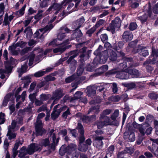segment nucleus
<instances>
[{
	"label": "nucleus",
	"instance_id": "f257e3e1",
	"mask_svg": "<svg viewBox=\"0 0 158 158\" xmlns=\"http://www.w3.org/2000/svg\"><path fill=\"white\" fill-rule=\"evenodd\" d=\"M124 60L125 61L120 65L122 66L123 70L118 73L116 77L122 79H127L129 78L130 74L133 75H136L138 73V71L135 69H129L130 67H134L136 66L133 64L132 59L125 58Z\"/></svg>",
	"mask_w": 158,
	"mask_h": 158
},
{
	"label": "nucleus",
	"instance_id": "f03ea898",
	"mask_svg": "<svg viewBox=\"0 0 158 158\" xmlns=\"http://www.w3.org/2000/svg\"><path fill=\"white\" fill-rule=\"evenodd\" d=\"M22 124L23 119L21 116L18 117L16 120L12 121L11 125L9 126L8 127V132L7 134L9 136V139L11 140L15 138L16 135V133H12L11 131L18 130Z\"/></svg>",
	"mask_w": 158,
	"mask_h": 158
},
{
	"label": "nucleus",
	"instance_id": "7ed1b4c3",
	"mask_svg": "<svg viewBox=\"0 0 158 158\" xmlns=\"http://www.w3.org/2000/svg\"><path fill=\"white\" fill-rule=\"evenodd\" d=\"M104 53H107L108 55L101 56L100 62L102 64H104L106 62L108 57L112 61L117 60V62H118L117 58L120 56L123 57L124 55V53L120 51L119 52H117V53H116L112 50L109 49L106 51H105Z\"/></svg>",
	"mask_w": 158,
	"mask_h": 158
},
{
	"label": "nucleus",
	"instance_id": "20e7f679",
	"mask_svg": "<svg viewBox=\"0 0 158 158\" xmlns=\"http://www.w3.org/2000/svg\"><path fill=\"white\" fill-rule=\"evenodd\" d=\"M49 138L43 139L39 145L36 143L31 144L28 148V153L30 155H31L36 151L40 152L43 146L46 147L49 145Z\"/></svg>",
	"mask_w": 158,
	"mask_h": 158
},
{
	"label": "nucleus",
	"instance_id": "39448f33",
	"mask_svg": "<svg viewBox=\"0 0 158 158\" xmlns=\"http://www.w3.org/2000/svg\"><path fill=\"white\" fill-rule=\"evenodd\" d=\"M86 49V48L84 47L80 49L79 50L77 49L76 51L70 52L69 55L70 56L67 61L68 63L70 62L78 54H80V60L82 62L86 60L88 58V56L85 55Z\"/></svg>",
	"mask_w": 158,
	"mask_h": 158
},
{
	"label": "nucleus",
	"instance_id": "423d86ee",
	"mask_svg": "<svg viewBox=\"0 0 158 158\" xmlns=\"http://www.w3.org/2000/svg\"><path fill=\"white\" fill-rule=\"evenodd\" d=\"M71 40V39H67L66 42H63L62 44H60L59 42L58 41V40L57 39H55L50 43L48 44V45L55 46L60 45L59 47L53 49V52L55 53L57 52L61 53L65 51L66 47V45L68 44L67 42Z\"/></svg>",
	"mask_w": 158,
	"mask_h": 158
},
{
	"label": "nucleus",
	"instance_id": "0eeeda50",
	"mask_svg": "<svg viewBox=\"0 0 158 158\" xmlns=\"http://www.w3.org/2000/svg\"><path fill=\"white\" fill-rule=\"evenodd\" d=\"M42 52V50L41 49L38 48L37 49H35L33 51L29 54L27 60H29V66H31L33 64L35 56L36 55H37L36 56L38 58V59L35 58L36 60H39L41 59L43 55Z\"/></svg>",
	"mask_w": 158,
	"mask_h": 158
},
{
	"label": "nucleus",
	"instance_id": "6e6552de",
	"mask_svg": "<svg viewBox=\"0 0 158 158\" xmlns=\"http://www.w3.org/2000/svg\"><path fill=\"white\" fill-rule=\"evenodd\" d=\"M45 115L44 113H41L39 114L37 118L36 123L35 126V129L36 132V135H42L45 132V130L43 129L41 121L40 119Z\"/></svg>",
	"mask_w": 158,
	"mask_h": 158
},
{
	"label": "nucleus",
	"instance_id": "1a4fd4ad",
	"mask_svg": "<svg viewBox=\"0 0 158 158\" xmlns=\"http://www.w3.org/2000/svg\"><path fill=\"white\" fill-rule=\"evenodd\" d=\"M53 27V26L52 24L47 25L45 28L40 29L37 31L34 34L35 37H37L38 39H42L44 36L43 35L46 33H48Z\"/></svg>",
	"mask_w": 158,
	"mask_h": 158
},
{
	"label": "nucleus",
	"instance_id": "9d476101",
	"mask_svg": "<svg viewBox=\"0 0 158 158\" xmlns=\"http://www.w3.org/2000/svg\"><path fill=\"white\" fill-rule=\"evenodd\" d=\"M72 0H64L61 3V4L55 3L52 5L53 9L54 10H56L57 11H56L52 18L50 20V23H52L54 21L56 18V15L58 13V11L60 10L62 8H64L66 6L67 3L69 2H71Z\"/></svg>",
	"mask_w": 158,
	"mask_h": 158
},
{
	"label": "nucleus",
	"instance_id": "9b49d317",
	"mask_svg": "<svg viewBox=\"0 0 158 158\" xmlns=\"http://www.w3.org/2000/svg\"><path fill=\"white\" fill-rule=\"evenodd\" d=\"M121 23V21L120 18L116 17L114 21H112L110 26L107 27V29L108 30L110 31L113 34L114 33L115 29H116L117 30H118L120 27Z\"/></svg>",
	"mask_w": 158,
	"mask_h": 158
},
{
	"label": "nucleus",
	"instance_id": "f8f14e48",
	"mask_svg": "<svg viewBox=\"0 0 158 158\" xmlns=\"http://www.w3.org/2000/svg\"><path fill=\"white\" fill-rule=\"evenodd\" d=\"M84 21L85 19L84 17H82L77 20L73 24L74 25L75 27V28L76 29V32L74 33V35L77 36V37H79L82 35V33L81 31L78 29L84 22Z\"/></svg>",
	"mask_w": 158,
	"mask_h": 158
},
{
	"label": "nucleus",
	"instance_id": "ddd939ff",
	"mask_svg": "<svg viewBox=\"0 0 158 158\" xmlns=\"http://www.w3.org/2000/svg\"><path fill=\"white\" fill-rule=\"evenodd\" d=\"M63 95L61 90L59 89L56 90L53 93L52 96L51 98L52 99L54 100L51 105V108H52L54 104L57 103V101Z\"/></svg>",
	"mask_w": 158,
	"mask_h": 158
},
{
	"label": "nucleus",
	"instance_id": "4468645a",
	"mask_svg": "<svg viewBox=\"0 0 158 158\" xmlns=\"http://www.w3.org/2000/svg\"><path fill=\"white\" fill-rule=\"evenodd\" d=\"M152 130V128L150 125L145 124L140 127L139 131L143 135H144L145 133L148 135L151 133Z\"/></svg>",
	"mask_w": 158,
	"mask_h": 158
},
{
	"label": "nucleus",
	"instance_id": "2eb2a0df",
	"mask_svg": "<svg viewBox=\"0 0 158 158\" xmlns=\"http://www.w3.org/2000/svg\"><path fill=\"white\" fill-rule=\"evenodd\" d=\"M60 105L59 104L56 105L55 107L54 110L53 111L51 117L53 119H55L58 117L60 113L62 110H65L67 108V106H64L62 108H61L59 109L58 110H57V109L58 108L59 106H60Z\"/></svg>",
	"mask_w": 158,
	"mask_h": 158
},
{
	"label": "nucleus",
	"instance_id": "dca6fc26",
	"mask_svg": "<svg viewBox=\"0 0 158 158\" xmlns=\"http://www.w3.org/2000/svg\"><path fill=\"white\" fill-rule=\"evenodd\" d=\"M61 30V33H59L57 35L58 41L62 40L64 39L66 37L65 33H67L69 32L70 30L66 27H62L60 28Z\"/></svg>",
	"mask_w": 158,
	"mask_h": 158
},
{
	"label": "nucleus",
	"instance_id": "f3484780",
	"mask_svg": "<svg viewBox=\"0 0 158 158\" xmlns=\"http://www.w3.org/2000/svg\"><path fill=\"white\" fill-rule=\"evenodd\" d=\"M5 68L6 70L0 69V77L1 79H6L7 78L6 77V74L9 73L11 70V67L10 66H8L7 65H5Z\"/></svg>",
	"mask_w": 158,
	"mask_h": 158
},
{
	"label": "nucleus",
	"instance_id": "a211bd4d",
	"mask_svg": "<svg viewBox=\"0 0 158 158\" xmlns=\"http://www.w3.org/2000/svg\"><path fill=\"white\" fill-rule=\"evenodd\" d=\"M54 130H51L50 132V136L52 137V143L50 145L51 149L54 150L55 149V146L57 144V143L59 142V139H56V135L55 133H54Z\"/></svg>",
	"mask_w": 158,
	"mask_h": 158
},
{
	"label": "nucleus",
	"instance_id": "6ab92c4d",
	"mask_svg": "<svg viewBox=\"0 0 158 158\" xmlns=\"http://www.w3.org/2000/svg\"><path fill=\"white\" fill-rule=\"evenodd\" d=\"M111 124V122L110 120H105L104 119H100V121L98 122L97 123L98 127V129H100L104 126L110 125Z\"/></svg>",
	"mask_w": 158,
	"mask_h": 158
},
{
	"label": "nucleus",
	"instance_id": "aec40b11",
	"mask_svg": "<svg viewBox=\"0 0 158 158\" xmlns=\"http://www.w3.org/2000/svg\"><path fill=\"white\" fill-rule=\"evenodd\" d=\"M103 139V137L102 136L97 137L94 143V145L98 148H102L103 145V143L102 140Z\"/></svg>",
	"mask_w": 158,
	"mask_h": 158
},
{
	"label": "nucleus",
	"instance_id": "412c9836",
	"mask_svg": "<svg viewBox=\"0 0 158 158\" xmlns=\"http://www.w3.org/2000/svg\"><path fill=\"white\" fill-rule=\"evenodd\" d=\"M96 88L95 85H90L87 87L85 90L88 96L91 97L96 94Z\"/></svg>",
	"mask_w": 158,
	"mask_h": 158
},
{
	"label": "nucleus",
	"instance_id": "4be33fe9",
	"mask_svg": "<svg viewBox=\"0 0 158 158\" xmlns=\"http://www.w3.org/2000/svg\"><path fill=\"white\" fill-rule=\"evenodd\" d=\"M14 98V96L11 94H6L4 97L2 105L3 106H6L8 102L10 101L12 102Z\"/></svg>",
	"mask_w": 158,
	"mask_h": 158
},
{
	"label": "nucleus",
	"instance_id": "5701e85b",
	"mask_svg": "<svg viewBox=\"0 0 158 158\" xmlns=\"http://www.w3.org/2000/svg\"><path fill=\"white\" fill-rule=\"evenodd\" d=\"M77 128L78 129L79 132L81 134V136L80 137L79 140L80 144V145H81V143H82L85 139L83 135L84 133L83 127L81 123H78V126L77 127Z\"/></svg>",
	"mask_w": 158,
	"mask_h": 158
},
{
	"label": "nucleus",
	"instance_id": "b1692460",
	"mask_svg": "<svg viewBox=\"0 0 158 158\" xmlns=\"http://www.w3.org/2000/svg\"><path fill=\"white\" fill-rule=\"evenodd\" d=\"M133 37V36L132 33L129 31H125L123 34V38L126 41L132 40Z\"/></svg>",
	"mask_w": 158,
	"mask_h": 158
},
{
	"label": "nucleus",
	"instance_id": "393cba45",
	"mask_svg": "<svg viewBox=\"0 0 158 158\" xmlns=\"http://www.w3.org/2000/svg\"><path fill=\"white\" fill-rule=\"evenodd\" d=\"M111 112V110H104L101 114L100 119H104L105 120H109L111 121V120H110V117L106 116L107 115L110 114Z\"/></svg>",
	"mask_w": 158,
	"mask_h": 158
},
{
	"label": "nucleus",
	"instance_id": "a878e982",
	"mask_svg": "<svg viewBox=\"0 0 158 158\" xmlns=\"http://www.w3.org/2000/svg\"><path fill=\"white\" fill-rule=\"evenodd\" d=\"M76 148V146L74 144H71L65 148V152L68 154H70L74 151Z\"/></svg>",
	"mask_w": 158,
	"mask_h": 158
},
{
	"label": "nucleus",
	"instance_id": "bb28decb",
	"mask_svg": "<svg viewBox=\"0 0 158 158\" xmlns=\"http://www.w3.org/2000/svg\"><path fill=\"white\" fill-rule=\"evenodd\" d=\"M30 146V145L28 147L27 149H26V147H23L19 150V156L20 157H22L26 155L27 153L30 154L28 153V148Z\"/></svg>",
	"mask_w": 158,
	"mask_h": 158
},
{
	"label": "nucleus",
	"instance_id": "cd10ccee",
	"mask_svg": "<svg viewBox=\"0 0 158 158\" xmlns=\"http://www.w3.org/2000/svg\"><path fill=\"white\" fill-rule=\"evenodd\" d=\"M13 17L12 15H10L8 17L7 15L6 14L4 17L3 25L5 26H9L10 22L13 19Z\"/></svg>",
	"mask_w": 158,
	"mask_h": 158
},
{
	"label": "nucleus",
	"instance_id": "c85d7f7f",
	"mask_svg": "<svg viewBox=\"0 0 158 158\" xmlns=\"http://www.w3.org/2000/svg\"><path fill=\"white\" fill-rule=\"evenodd\" d=\"M98 91L101 92L103 90V89L107 87L108 85L104 83L101 84H98L95 85Z\"/></svg>",
	"mask_w": 158,
	"mask_h": 158
},
{
	"label": "nucleus",
	"instance_id": "c756f323",
	"mask_svg": "<svg viewBox=\"0 0 158 158\" xmlns=\"http://www.w3.org/2000/svg\"><path fill=\"white\" fill-rule=\"evenodd\" d=\"M27 43L23 41H19L18 43L15 44L14 45L12 48H15L17 47H19L21 48H23L27 47Z\"/></svg>",
	"mask_w": 158,
	"mask_h": 158
},
{
	"label": "nucleus",
	"instance_id": "7c9ffc66",
	"mask_svg": "<svg viewBox=\"0 0 158 158\" xmlns=\"http://www.w3.org/2000/svg\"><path fill=\"white\" fill-rule=\"evenodd\" d=\"M27 62L25 63L22 66V67L20 69H18V72L19 74V77H20L23 73L27 71Z\"/></svg>",
	"mask_w": 158,
	"mask_h": 158
},
{
	"label": "nucleus",
	"instance_id": "2f4dec72",
	"mask_svg": "<svg viewBox=\"0 0 158 158\" xmlns=\"http://www.w3.org/2000/svg\"><path fill=\"white\" fill-rule=\"evenodd\" d=\"M138 0H130L129 1V6L132 8H135L139 6Z\"/></svg>",
	"mask_w": 158,
	"mask_h": 158
},
{
	"label": "nucleus",
	"instance_id": "473e14b6",
	"mask_svg": "<svg viewBox=\"0 0 158 158\" xmlns=\"http://www.w3.org/2000/svg\"><path fill=\"white\" fill-rule=\"evenodd\" d=\"M26 6V4L24 5L19 11L16 12V15L18 17L21 16L24 14Z\"/></svg>",
	"mask_w": 158,
	"mask_h": 158
},
{
	"label": "nucleus",
	"instance_id": "72a5a7b5",
	"mask_svg": "<svg viewBox=\"0 0 158 158\" xmlns=\"http://www.w3.org/2000/svg\"><path fill=\"white\" fill-rule=\"evenodd\" d=\"M118 115V110H115L113 113V114L110 117V120H111V124H112V122L114 121L116 118L117 117Z\"/></svg>",
	"mask_w": 158,
	"mask_h": 158
},
{
	"label": "nucleus",
	"instance_id": "f704fd0d",
	"mask_svg": "<svg viewBox=\"0 0 158 158\" xmlns=\"http://www.w3.org/2000/svg\"><path fill=\"white\" fill-rule=\"evenodd\" d=\"M24 33L26 34L27 37L28 38L31 37L32 34L31 30V29L30 27H27L25 29L24 31Z\"/></svg>",
	"mask_w": 158,
	"mask_h": 158
},
{
	"label": "nucleus",
	"instance_id": "c9c22d12",
	"mask_svg": "<svg viewBox=\"0 0 158 158\" xmlns=\"http://www.w3.org/2000/svg\"><path fill=\"white\" fill-rule=\"evenodd\" d=\"M139 54L143 56H145L148 55V50L145 48H142L140 51H139Z\"/></svg>",
	"mask_w": 158,
	"mask_h": 158
},
{
	"label": "nucleus",
	"instance_id": "e433bc0d",
	"mask_svg": "<svg viewBox=\"0 0 158 158\" xmlns=\"http://www.w3.org/2000/svg\"><path fill=\"white\" fill-rule=\"evenodd\" d=\"M43 11L42 10H39L36 15L35 16V19L39 20L44 16L46 15L44 13L43 14Z\"/></svg>",
	"mask_w": 158,
	"mask_h": 158
},
{
	"label": "nucleus",
	"instance_id": "4c0bfd02",
	"mask_svg": "<svg viewBox=\"0 0 158 158\" xmlns=\"http://www.w3.org/2000/svg\"><path fill=\"white\" fill-rule=\"evenodd\" d=\"M50 1L49 0H44L40 4V6L41 7H47L49 4Z\"/></svg>",
	"mask_w": 158,
	"mask_h": 158
},
{
	"label": "nucleus",
	"instance_id": "58836bf2",
	"mask_svg": "<svg viewBox=\"0 0 158 158\" xmlns=\"http://www.w3.org/2000/svg\"><path fill=\"white\" fill-rule=\"evenodd\" d=\"M26 92L25 91H24L23 92L21 96H18L17 97L16 100V102H18L20 98H21V100L22 101V102H23L24 100L25 99V97L26 95Z\"/></svg>",
	"mask_w": 158,
	"mask_h": 158
},
{
	"label": "nucleus",
	"instance_id": "ea45409f",
	"mask_svg": "<svg viewBox=\"0 0 158 158\" xmlns=\"http://www.w3.org/2000/svg\"><path fill=\"white\" fill-rule=\"evenodd\" d=\"M153 142V143L152 145V148L149 146L148 147V149L153 153L154 152V150H155L156 148V146L158 144L155 142V140H154Z\"/></svg>",
	"mask_w": 158,
	"mask_h": 158
},
{
	"label": "nucleus",
	"instance_id": "a19ab883",
	"mask_svg": "<svg viewBox=\"0 0 158 158\" xmlns=\"http://www.w3.org/2000/svg\"><path fill=\"white\" fill-rule=\"evenodd\" d=\"M45 73L44 70H41L35 73L34 74V76L36 77H40L42 76Z\"/></svg>",
	"mask_w": 158,
	"mask_h": 158
},
{
	"label": "nucleus",
	"instance_id": "79ce46f5",
	"mask_svg": "<svg viewBox=\"0 0 158 158\" xmlns=\"http://www.w3.org/2000/svg\"><path fill=\"white\" fill-rule=\"evenodd\" d=\"M30 50L31 48L30 47H26L20 51V54L21 55H24L28 52Z\"/></svg>",
	"mask_w": 158,
	"mask_h": 158
},
{
	"label": "nucleus",
	"instance_id": "37998d69",
	"mask_svg": "<svg viewBox=\"0 0 158 158\" xmlns=\"http://www.w3.org/2000/svg\"><path fill=\"white\" fill-rule=\"evenodd\" d=\"M137 27V26L135 23H131L129 27V29L131 31H133L136 29Z\"/></svg>",
	"mask_w": 158,
	"mask_h": 158
},
{
	"label": "nucleus",
	"instance_id": "c03bdc74",
	"mask_svg": "<svg viewBox=\"0 0 158 158\" xmlns=\"http://www.w3.org/2000/svg\"><path fill=\"white\" fill-rule=\"evenodd\" d=\"M5 114L4 113L1 112L0 113V124L3 123L5 121Z\"/></svg>",
	"mask_w": 158,
	"mask_h": 158
},
{
	"label": "nucleus",
	"instance_id": "a18cd8bd",
	"mask_svg": "<svg viewBox=\"0 0 158 158\" xmlns=\"http://www.w3.org/2000/svg\"><path fill=\"white\" fill-rule=\"evenodd\" d=\"M84 70V66L79 67L77 71V74L78 76H81L83 73Z\"/></svg>",
	"mask_w": 158,
	"mask_h": 158
},
{
	"label": "nucleus",
	"instance_id": "49530a36",
	"mask_svg": "<svg viewBox=\"0 0 158 158\" xmlns=\"http://www.w3.org/2000/svg\"><path fill=\"white\" fill-rule=\"evenodd\" d=\"M101 39L102 41L103 42H105L108 40V37L107 35L106 34H102L101 36Z\"/></svg>",
	"mask_w": 158,
	"mask_h": 158
},
{
	"label": "nucleus",
	"instance_id": "de8ad7c7",
	"mask_svg": "<svg viewBox=\"0 0 158 158\" xmlns=\"http://www.w3.org/2000/svg\"><path fill=\"white\" fill-rule=\"evenodd\" d=\"M133 150L132 148H125V150H124L123 153H128L130 154H131L133 153Z\"/></svg>",
	"mask_w": 158,
	"mask_h": 158
},
{
	"label": "nucleus",
	"instance_id": "09e8293b",
	"mask_svg": "<svg viewBox=\"0 0 158 158\" xmlns=\"http://www.w3.org/2000/svg\"><path fill=\"white\" fill-rule=\"evenodd\" d=\"M148 96L150 98L153 99H156L158 98V95L154 93L150 94Z\"/></svg>",
	"mask_w": 158,
	"mask_h": 158
},
{
	"label": "nucleus",
	"instance_id": "8fccbe9b",
	"mask_svg": "<svg viewBox=\"0 0 158 158\" xmlns=\"http://www.w3.org/2000/svg\"><path fill=\"white\" fill-rule=\"evenodd\" d=\"M82 94V93L79 91H77L74 94V99H78L80 98Z\"/></svg>",
	"mask_w": 158,
	"mask_h": 158
},
{
	"label": "nucleus",
	"instance_id": "3c124183",
	"mask_svg": "<svg viewBox=\"0 0 158 158\" xmlns=\"http://www.w3.org/2000/svg\"><path fill=\"white\" fill-rule=\"evenodd\" d=\"M36 94H35L33 93L32 94H30L29 95V98L31 102L33 103L34 101L35 100L36 98Z\"/></svg>",
	"mask_w": 158,
	"mask_h": 158
},
{
	"label": "nucleus",
	"instance_id": "603ef678",
	"mask_svg": "<svg viewBox=\"0 0 158 158\" xmlns=\"http://www.w3.org/2000/svg\"><path fill=\"white\" fill-rule=\"evenodd\" d=\"M135 137L134 133L133 132H131L129 137V141L130 142L134 141L135 140Z\"/></svg>",
	"mask_w": 158,
	"mask_h": 158
},
{
	"label": "nucleus",
	"instance_id": "864d4df0",
	"mask_svg": "<svg viewBox=\"0 0 158 158\" xmlns=\"http://www.w3.org/2000/svg\"><path fill=\"white\" fill-rule=\"evenodd\" d=\"M22 144V143L20 142L19 140H17L13 149V150H17V149L18 148L19 144Z\"/></svg>",
	"mask_w": 158,
	"mask_h": 158
},
{
	"label": "nucleus",
	"instance_id": "5fc2aeb1",
	"mask_svg": "<svg viewBox=\"0 0 158 158\" xmlns=\"http://www.w3.org/2000/svg\"><path fill=\"white\" fill-rule=\"evenodd\" d=\"M48 97L45 94H42L40 95V99L42 102H43L47 100Z\"/></svg>",
	"mask_w": 158,
	"mask_h": 158
},
{
	"label": "nucleus",
	"instance_id": "6e6d98bb",
	"mask_svg": "<svg viewBox=\"0 0 158 158\" xmlns=\"http://www.w3.org/2000/svg\"><path fill=\"white\" fill-rule=\"evenodd\" d=\"M4 5L3 3L0 4V14L3 15L4 11Z\"/></svg>",
	"mask_w": 158,
	"mask_h": 158
},
{
	"label": "nucleus",
	"instance_id": "4d7b16f0",
	"mask_svg": "<svg viewBox=\"0 0 158 158\" xmlns=\"http://www.w3.org/2000/svg\"><path fill=\"white\" fill-rule=\"evenodd\" d=\"M102 49V46L101 45H99L98 48L95 51L94 54L95 55H98L101 53V51Z\"/></svg>",
	"mask_w": 158,
	"mask_h": 158
},
{
	"label": "nucleus",
	"instance_id": "13d9d810",
	"mask_svg": "<svg viewBox=\"0 0 158 158\" xmlns=\"http://www.w3.org/2000/svg\"><path fill=\"white\" fill-rule=\"evenodd\" d=\"M88 148L87 146L86 145H84L83 146L81 145V146H79V149L81 151L85 152Z\"/></svg>",
	"mask_w": 158,
	"mask_h": 158
},
{
	"label": "nucleus",
	"instance_id": "bf43d9fd",
	"mask_svg": "<svg viewBox=\"0 0 158 158\" xmlns=\"http://www.w3.org/2000/svg\"><path fill=\"white\" fill-rule=\"evenodd\" d=\"M135 84L134 83L127 84L126 85V86L130 89H132L135 87Z\"/></svg>",
	"mask_w": 158,
	"mask_h": 158
},
{
	"label": "nucleus",
	"instance_id": "052dcab7",
	"mask_svg": "<svg viewBox=\"0 0 158 158\" xmlns=\"http://www.w3.org/2000/svg\"><path fill=\"white\" fill-rule=\"evenodd\" d=\"M64 146H61L59 150V153L60 155L63 156L64 155L65 153V149H64Z\"/></svg>",
	"mask_w": 158,
	"mask_h": 158
},
{
	"label": "nucleus",
	"instance_id": "680f3d73",
	"mask_svg": "<svg viewBox=\"0 0 158 158\" xmlns=\"http://www.w3.org/2000/svg\"><path fill=\"white\" fill-rule=\"evenodd\" d=\"M139 18L142 22H145L147 20V15H144L143 16L139 17Z\"/></svg>",
	"mask_w": 158,
	"mask_h": 158
},
{
	"label": "nucleus",
	"instance_id": "e2e57ef3",
	"mask_svg": "<svg viewBox=\"0 0 158 158\" xmlns=\"http://www.w3.org/2000/svg\"><path fill=\"white\" fill-rule=\"evenodd\" d=\"M74 78V76L69 77L65 79V81L67 83H70L71 82Z\"/></svg>",
	"mask_w": 158,
	"mask_h": 158
},
{
	"label": "nucleus",
	"instance_id": "0e129e2a",
	"mask_svg": "<svg viewBox=\"0 0 158 158\" xmlns=\"http://www.w3.org/2000/svg\"><path fill=\"white\" fill-rule=\"evenodd\" d=\"M152 55L158 57V49H155L152 48Z\"/></svg>",
	"mask_w": 158,
	"mask_h": 158
},
{
	"label": "nucleus",
	"instance_id": "69168bd1",
	"mask_svg": "<svg viewBox=\"0 0 158 158\" xmlns=\"http://www.w3.org/2000/svg\"><path fill=\"white\" fill-rule=\"evenodd\" d=\"M85 69L87 71L91 72L93 71L94 67H92L90 64H88L86 65Z\"/></svg>",
	"mask_w": 158,
	"mask_h": 158
},
{
	"label": "nucleus",
	"instance_id": "338daca9",
	"mask_svg": "<svg viewBox=\"0 0 158 158\" xmlns=\"http://www.w3.org/2000/svg\"><path fill=\"white\" fill-rule=\"evenodd\" d=\"M113 85V87H112V89H113V92L115 93L116 92H117L118 91V88L117 87V85L116 83H112Z\"/></svg>",
	"mask_w": 158,
	"mask_h": 158
},
{
	"label": "nucleus",
	"instance_id": "774afa93",
	"mask_svg": "<svg viewBox=\"0 0 158 158\" xmlns=\"http://www.w3.org/2000/svg\"><path fill=\"white\" fill-rule=\"evenodd\" d=\"M153 12L156 14L158 13V4H156L153 8Z\"/></svg>",
	"mask_w": 158,
	"mask_h": 158
}]
</instances>
